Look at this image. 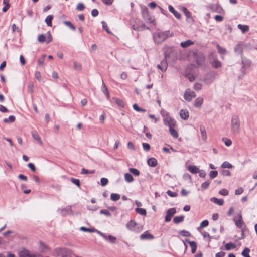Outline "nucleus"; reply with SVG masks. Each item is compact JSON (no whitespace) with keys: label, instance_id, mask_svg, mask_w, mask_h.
I'll return each mask as SVG.
<instances>
[{"label":"nucleus","instance_id":"nucleus-1","mask_svg":"<svg viewBox=\"0 0 257 257\" xmlns=\"http://www.w3.org/2000/svg\"><path fill=\"white\" fill-rule=\"evenodd\" d=\"M173 34L170 33L169 30L156 32L153 34V38L156 43H161Z\"/></svg>","mask_w":257,"mask_h":257},{"label":"nucleus","instance_id":"nucleus-2","mask_svg":"<svg viewBox=\"0 0 257 257\" xmlns=\"http://www.w3.org/2000/svg\"><path fill=\"white\" fill-rule=\"evenodd\" d=\"M53 253L54 256H61V257H72L73 254L72 250L64 247L56 248Z\"/></svg>","mask_w":257,"mask_h":257},{"label":"nucleus","instance_id":"nucleus-3","mask_svg":"<svg viewBox=\"0 0 257 257\" xmlns=\"http://www.w3.org/2000/svg\"><path fill=\"white\" fill-rule=\"evenodd\" d=\"M241 62V74L238 77L239 79H242L246 75V70L250 67L251 61L246 57H242Z\"/></svg>","mask_w":257,"mask_h":257},{"label":"nucleus","instance_id":"nucleus-4","mask_svg":"<svg viewBox=\"0 0 257 257\" xmlns=\"http://www.w3.org/2000/svg\"><path fill=\"white\" fill-rule=\"evenodd\" d=\"M240 130V120L236 115L232 116L231 119V131L234 134H238Z\"/></svg>","mask_w":257,"mask_h":257},{"label":"nucleus","instance_id":"nucleus-5","mask_svg":"<svg viewBox=\"0 0 257 257\" xmlns=\"http://www.w3.org/2000/svg\"><path fill=\"white\" fill-rule=\"evenodd\" d=\"M193 58L198 66H201L204 64L205 57L201 52H193Z\"/></svg>","mask_w":257,"mask_h":257},{"label":"nucleus","instance_id":"nucleus-6","mask_svg":"<svg viewBox=\"0 0 257 257\" xmlns=\"http://www.w3.org/2000/svg\"><path fill=\"white\" fill-rule=\"evenodd\" d=\"M169 57V54L167 52H164V59L161 61L160 64H158L157 67L162 72H165L168 67L166 59Z\"/></svg>","mask_w":257,"mask_h":257},{"label":"nucleus","instance_id":"nucleus-7","mask_svg":"<svg viewBox=\"0 0 257 257\" xmlns=\"http://www.w3.org/2000/svg\"><path fill=\"white\" fill-rule=\"evenodd\" d=\"M215 74L214 72H210L206 73L203 79V82L206 84H210L215 79Z\"/></svg>","mask_w":257,"mask_h":257},{"label":"nucleus","instance_id":"nucleus-8","mask_svg":"<svg viewBox=\"0 0 257 257\" xmlns=\"http://www.w3.org/2000/svg\"><path fill=\"white\" fill-rule=\"evenodd\" d=\"M139 225V224L136 222L134 220H131L126 225V228L132 231L139 232L142 230V228L140 227L139 229H136L135 227Z\"/></svg>","mask_w":257,"mask_h":257},{"label":"nucleus","instance_id":"nucleus-9","mask_svg":"<svg viewBox=\"0 0 257 257\" xmlns=\"http://www.w3.org/2000/svg\"><path fill=\"white\" fill-rule=\"evenodd\" d=\"M164 124L168 126L169 128L171 127H175L176 124V121L172 117H167L163 119Z\"/></svg>","mask_w":257,"mask_h":257},{"label":"nucleus","instance_id":"nucleus-10","mask_svg":"<svg viewBox=\"0 0 257 257\" xmlns=\"http://www.w3.org/2000/svg\"><path fill=\"white\" fill-rule=\"evenodd\" d=\"M138 24L136 23L135 24H133L132 26V28L133 29L136 31H142L143 29L146 28L148 29L149 28L146 26V25L141 20H138Z\"/></svg>","mask_w":257,"mask_h":257},{"label":"nucleus","instance_id":"nucleus-11","mask_svg":"<svg viewBox=\"0 0 257 257\" xmlns=\"http://www.w3.org/2000/svg\"><path fill=\"white\" fill-rule=\"evenodd\" d=\"M176 213L175 208H171L167 210L165 220L168 222L171 221L172 216Z\"/></svg>","mask_w":257,"mask_h":257},{"label":"nucleus","instance_id":"nucleus-12","mask_svg":"<svg viewBox=\"0 0 257 257\" xmlns=\"http://www.w3.org/2000/svg\"><path fill=\"white\" fill-rule=\"evenodd\" d=\"M209 8L212 12L221 14L223 11V9L219 4H212L209 6Z\"/></svg>","mask_w":257,"mask_h":257},{"label":"nucleus","instance_id":"nucleus-13","mask_svg":"<svg viewBox=\"0 0 257 257\" xmlns=\"http://www.w3.org/2000/svg\"><path fill=\"white\" fill-rule=\"evenodd\" d=\"M196 96L195 93L194 91L186 90L184 95V99L185 100L190 102L192 100V98Z\"/></svg>","mask_w":257,"mask_h":257},{"label":"nucleus","instance_id":"nucleus-14","mask_svg":"<svg viewBox=\"0 0 257 257\" xmlns=\"http://www.w3.org/2000/svg\"><path fill=\"white\" fill-rule=\"evenodd\" d=\"M154 238V236L149 233L148 231H145L140 236L141 240H152Z\"/></svg>","mask_w":257,"mask_h":257},{"label":"nucleus","instance_id":"nucleus-15","mask_svg":"<svg viewBox=\"0 0 257 257\" xmlns=\"http://www.w3.org/2000/svg\"><path fill=\"white\" fill-rule=\"evenodd\" d=\"M182 11L184 13L187 19L188 20L189 22H194V20L192 16L191 13L188 10V9L186 7H183Z\"/></svg>","mask_w":257,"mask_h":257},{"label":"nucleus","instance_id":"nucleus-16","mask_svg":"<svg viewBox=\"0 0 257 257\" xmlns=\"http://www.w3.org/2000/svg\"><path fill=\"white\" fill-rule=\"evenodd\" d=\"M185 241L186 242H187L190 245V247L191 248V252L192 253H195L196 251V249H197V243L195 241H190L189 239H185Z\"/></svg>","mask_w":257,"mask_h":257},{"label":"nucleus","instance_id":"nucleus-17","mask_svg":"<svg viewBox=\"0 0 257 257\" xmlns=\"http://www.w3.org/2000/svg\"><path fill=\"white\" fill-rule=\"evenodd\" d=\"M168 9L177 19L180 20L181 18V14L176 11L172 5H169Z\"/></svg>","mask_w":257,"mask_h":257},{"label":"nucleus","instance_id":"nucleus-18","mask_svg":"<svg viewBox=\"0 0 257 257\" xmlns=\"http://www.w3.org/2000/svg\"><path fill=\"white\" fill-rule=\"evenodd\" d=\"M180 116L183 120L188 119L189 116L188 111L187 109H181L180 111Z\"/></svg>","mask_w":257,"mask_h":257},{"label":"nucleus","instance_id":"nucleus-19","mask_svg":"<svg viewBox=\"0 0 257 257\" xmlns=\"http://www.w3.org/2000/svg\"><path fill=\"white\" fill-rule=\"evenodd\" d=\"M234 51L238 55H241L243 52V44L239 43L234 47Z\"/></svg>","mask_w":257,"mask_h":257},{"label":"nucleus","instance_id":"nucleus-20","mask_svg":"<svg viewBox=\"0 0 257 257\" xmlns=\"http://www.w3.org/2000/svg\"><path fill=\"white\" fill-rule=\"evenodd\" d=\"M18 254L19 257H30V252L29 250L23 249L19 252Z\"/></svg>","mask_w":257,"mask_h":257},{"label":"nucleus","instance_id":"nucleus-21","mask_svg":"<svg viewBox=\"0 0 257 257\" xmlns=\"http://www.w3.org/2000/svg\"><path fill=\"white\" fill-rule=\"evenodd\" d=\"M147 163L150 167H155L157 165L158 162L155 158L152 157L148 159Z\"/></svg>","mask_w":257,"mask_h":257},{"label":"nucleus","instance_id":"nucleus-22","mask_svg":"<svg viewBox=\"0 0 257 257\" xmlns=\"http://www.w3.org/2000/svg\"><path fill=\"white\" fill-rule=\"evenodd\" d=\"M203 103V98L199 97L196 99L194 102V106L197 108H200Z\"/></svg>","mask_w":257,"mask_h":257},{"label":"nucleus","instance_id":"nucleus-23","mask_svg":"<svg viewBox=\"0 0 257 257\" xmlns=\"http://www.w3.org/2000/svg\"><path fill=\"white\" fill-rule=\"evenodd\" d=\"M200 131L201 134L202 139L204 141H206L207 139V134L205 126L203 125H201L200 126Z\"/></svg>","mask_w":257,"mask_h":257},{"label":"nucleus","instance_id":"nucleus-24","mask_svg":"<svg viewBox=\"0 0 257 257\" xmlns=\"http://www.w3.org/2000/svg\"><path fill=\"white\" fill-rule=\"evenodd\" d=\"M210 200L211 201V202H213L214 203L218 204L220 206L223 205L224 204V200L223 199H218L215 197H212L210 199Z\"/></svg>","mask_w":257,"mask_h":257},{"label":"nucleus","instance_id":"nucleus-25","mask_svg":"<svg viewBox=\"0 0 257 257\" xmlns=\"http://www.w3.org/2000/svg\"><path fill=\"white\" fill-rule=\"evenodd\" d=\"M102 91L107 97V99H109L110 98L109 91L103 81H102Z\"/></svg>","mask_w":257,"mask_h":257},{"label":"nucleus","instance_id":"nucleus-26","mask_svg":"<svg viewBox=\"0 0 257 257\" xmlns=\"http://www.w3.org/2000/svg\"><path fill=\"white\" fill-rule=\"evenodd\" d=\"M188 170L192 174H196L199 172V168L195 165L188 166Z\"/></svg>","mask_w":257,"mask_h":257},{"label":"nucleus","instance_id":"nucleus-27","mask_svg":"<svg viewBox=\"0 0 257 257\" xmlns=\"http://www.w3.org/2000/svg\"><path fill=\"white\" fill-rule=\"evenodd\" d=\"M194 44V42L190 40H188L187 41H184V42H182L181 43H180V46L182 47V48H187L192 45Z\"/></svg>","mask_w":257,"mask_h":257},{"label":"nucleus","instance_id":"nucleus-28","mask_svg":"<svg viewBox=\"0 0 257 257\" xmlns=\"http://www.w3.org/2000/svg\"><path fill=\"white\" fill-rule=\"evenodd\" d=\"M237 27L241 31L242 33H245L248 31L249 29V26L246 25L238 24Z\"/></svg>","mask_w":257,"mask_h":257},{"label":"nucleus","instance_id":"nucleus-29","mask_svg":"<svg viewBox=\"0 0 257 257\" xmlns=\"http://www.w3.org/2000/svg\"><path fill=\"white\" fill-rule=\"evenodd\" d=\"M184 219V216L183 215H180V216H175L173 218V222L175 224H179L181 222H183Z\"/></svg>","mask_w":257,"mask_h":257},{"label":"nucleus","instance_id":"nucleus-30","mask_svg":"<svg viewBox=\"0 0 257 257\" xmlns=\"http://www.w3.org/2000/svg\"><path fill=\"white\" fill-rule=\"evenodd\" d=\"M169 132L171 135L174 138H177L179 136L177 131L174 128V127H170L169 128Z\"/></svg>","mask_w":257,"mask_h":257},{"label":"nucleus","instance_id":"nucleus-31","mask_svg":"<svg viewBox=\"0 0 257 257\" xmlns=\"http://www.w3.org/2000/svg\"><path fill=\"white\" fill-rule=\"evenodd\" d=\"M235 225H236L237 227H239V228L241 229L242 225L244 223V222L243 221L241 215H239V219L237 220H235Z\"/></svg>","mask_w":257,"mask_h":257},{"label":"nucleus","instance_id":"nucleus-32","mask_svg":"<svg viewBox=\"0 0 257 257\" xmlns=\"http://www.w3.org/2000/svg\"><path fill=\"white\" fill-rule=\"evenodd\" d=\"M80 230L83 232H95L97 231V229L94 228H87L84 226H82L80 227Z\"/></svg>","mask_w":257,"mask_h":257},{"label":"nucleus","instance_id":"nucleus-33","mask_svg":"<svg viewBox=\"0 0 257 257\" xmlns=\"http://www.w3.org/2000/svg\"><path fill=\"white\" fill-rule=\"evenodd\" d=\"M72 211L71 207L70 206H67L65 208L62 209L61 211L62 214L63 215H66L67 214H70Z\"/></svg>","mask_w":257,"mask_h":257},{"label":"nucleus","instance_id":"nucleus-34","mask_svg":"<svg viewBox=\"0 0 257 257\" xmlns=\"http://www.w3.org/2000/svg\"><path fill=\"white\" fill-rule=\"evenodd\" d=\"M142 14L143 18L144 19H145L147 17H149L150 14L149 13V12H148V9L147 7H144L142 8Z\"/></svg>","mask_w":257,"mask_h":257},{"label":"nucleus","instance_id":"nucleus-35","mask_svg":"<svg viewBox=\"0 0 257 257\" xmlns=\"http://www.w3.org/2000/svg\"><path fill=\"white\" fill-rule=\"evenodd\" d=\"M53 19V16L51 15H48L45 19V21L48 26H52V21Z\"/></svg>","mask_w":257,"mask_h":257},{"label":"nucleus","instance_id":"nucleus-36","mask_svg":"<svg viewBox=\"0 0 257 257\" xmlns=\"http://www.w3.org/2000/svg\"><path fill=\"white\" fill-rule=\"evenodd\" d=\"M135 211L137 213L140 214V215L146 216L147 214L146 210L144 208H136L135 209Z\"/></svg>","mask_w":257,"mask_h":257},{"label":"nucleus","instance_id":"nucleus-37","mask_svg":"<svg viewBox=\"0 0 257 257\" xmlns=\"http://www.w3.org/2000/svg\"><path fill=\"white\" fill-rule=\"evenodd\" d=\"M216 48H217L218 52L220 54H222V55H225V54H226L227 53L226 50L225 48H224L222 47L221 46H220L218 44L217 45Z\"/></svg>","mask_w":257,"mask_h":257},{"label":"nucleus","instance_id":"nucleus-38","mask_svg":"<svg viewBox=\"0 0 257 257\" xmlns=\"http://www.w3.org/2000/svg\"><path fill=\"white\" fill-rule=\"evenodd\" d=\"M15 121V116L14 115H10L8 118H6L4 119L5 123H12Z\"/></svg>","mask_w":257,"mask_h":257},{"label":"nucleus","instance_id":"nucleus-39","mask_svg":"<svg viewBox=\"0 0 257 257\" xmlns=\"http://www.w3.org/2000/svg\"><path fill=\"white\" fill-rule=\"evenodd\" d=\"M235 247V244L231 242L227 243L225 245V248L226 250H229L231 249L234 248Z\"/></svg>","mask_w":257,"mask_h":257},{"label":"nucleus","instance_id":"nucleus-40","mask_svg":"<svg viewBox=\"0 0 257 257\" xmlns=\"http://www.w3.org/2000/svg\"><path fill=\"white\" fill-rule=\"evenodd\" d=\"M250 251V250L248 247H245L243 250L242 251L241 254L244 257H250L249 253Z\"/></svg>","mask_w":257,"mask_h":257},{"label":"nucleus","instance_id":"nucleus-41","mask_svg":"<svg viewBox=\"0 0 257 257\" xmlns=\"http://www.w3.org/2000/svg\"><path fill=\"white\" fill-rule=\"evenodd\" d=\"M63 23L65 25L69 27L72 30L75 31L76 30L75 26L70 21H64Z\"/></svg>","mask_w":257,"mask_h":257},{"label":"nucleus","instance_id":"nucleus-42","mask_svg":"<svg viewBox=\"0 0 257 257\" xmlns=\"http://www.w3.org/2000/svg\"><path fill=\"white\" fill-rule=\"evenodd\" d=\"M125 180L126 182L130 183L132 182L134 180L133 177L132 175L130 173H126L124 175Z\"/></svg>","mask_w":257,"mask_h":257},{"label":"nucleus","instance_id":"nucleus-43","mask_svg":"<svg viewBox=\"0 0 257 257\" xmlns=\"http://www.w3.org/2000/svg\"><path fill=\"white\" fill-rule=\"evenodd\" d=\"M120 198V195L119 194L112 193L110 196V199L113 201H116L119 200Z\"/></svg>","mask_w":257,"mask_h":257},{"label":"nucleus","instance_id":"nucleus-44","mask_svg":"<svg viewBox=\"0 0 257 257\" xmlns=\"http://www.w3.org/2000/svg\"><path fill=\"white\" fill-rule=\"evenodd\" d=\"M32 136H33V138H34V139H35V140L38 141L39 143L42 144V141H41V138L39 137V134L37 132H32Z\"/></svg>","mask_w":257,"mask_h":257},{"label":"nucleus","instance_id":"nucleus-45","mask_svg":"<svg viewBox=\"0 0 257 257\" xmlns=\"http://www.w3.org/2000/svg\"><path fill=\"white\" fill-rule=\"evenodd\" d=\"M129 171L135 176H138L140 175V171L136 168H130Z\"/></svg>","mask_w":257,"mask_h":257},{"label":"nucleus","instance_id":"nucleus-46","mask_svg":"<svg viewBox=\"0 0 257 257\" xmlns=\"http://www.w3.org/2000/svg\"><path fill=\"white\" fill-rule=\"evenodd\" d=\"M27 186L24 184H22L21 186V188L23 191V193L25 194H29L31 192V190L30 189H26Z\"/></svg>","mask_w":257,"mask_h":257},{"label":"nucleus","instance_id":"nucleus-47","mask_svg":"<svg viewBox=\"0 0 257 257\" xmlns=\"http://www.w3.org/2000/svg\"><path fill=\"white\" fill-rule=\"evenodd\" d=\"M210 183V180L206 181L204 183H202V184L201 185V188L203 190L207 189L208 188Z\"/></svg>","mask_w":257,"mask_h":257},{"label":"nucleus","instance_id":"nucleus-48","mask_svg":"<svg viewBox=\"0 0 257 257\" xmlns=\"http://www.w3.org/2000/svg\"><path fill=\"white\" fill-rule=\"evenodd\" d=\"M39 244H40V248L42 251H44L45 250L48 249V246L47 245H46L44 242H43L42 241H39Z\"/></svg>","mask_w":257,"mask_h":257},{"label":"nucleus","instance_id":"nucleus-49","mask_svg":"<svg viewBox=\"0 0 257 257\" xmlns=\"http://www.w3.org/2000/svg\"><path fill=\"white\" fill-rule=\"evenodd\" d=\"M212 66L216 69L219 68L221 66V62L218 60H214L212 63Z\"/></svg>","mask_w":257,"mask_h":257},{"label":"nucleus","instance_id":"nucleus-50","mask_svg":"<svg viewBox=\"0 0 257 257\" xmlns=\"http://www.w3.org/2000/svg\"><path fill=\"white\" fill-rule=\"evenodd\" d=\"M221 167L222 168H231L232 167V165L228 162L225 161L222 164Z\"/></svg>","mask_w":257,"mask_h":257},{"label":"nucleus","instance_id":"nucleus-51","mask_svg":"<svg viewBox=\"0 0 257 257\" xmlns=\"http://www.w3.org/2000/svg\"><path fill=\"white\" fill-rule=\"evenodd\" d=\"M70 181L71 182H72L73 184L76 185L77 187H80V180L78 179H75L74 178H71Z\"/></svg>","mask_w":257,"mask_h":257},{"label":"nucleus","instance_id":"nucleus-52","mask_svg":"<svg viewBox=\"0 0 257 257\" xmlns=\"http://www.w3.org/2000/svg\"><path fill=\"white\" fill-rule=\"evenodd\" d=\"M38 41L41 43L46 41L45 35L43 34L40 35L38 37Z\"/></svg>","mask_w":257,"mask_h":257},{"label":"nucleus","instance_id":"nucleus-53","mask_svg":"<svg viewBox=\"0 0 257 257\" xmlns=\"http://www.w3.org/2000/svg\"><path fill=\"white\" fill-rule=\"evenodd\" d=\"M115 103L120 107H121L122 108L124 107L125 104L124 102L120 99L116 98Z\"/></svg>","mask_w":257,"mask_h":257},{"label":"nucleus","instance_id":"nucleus-54","mask_svg":"<svg viewBox=\"0 0 257 257\" xmlns=\"http://www.w3.org/2000/svg\"><path fill=\"white\" fill-rule=\"evenodd\" d=\"M160 114L164 118L167 117H170L169 116V113L164 109L161 110Z\"/></svg>","mask_w":257,"mask_h":257},{"label":"nucleus","instance_id":"nucleus-55","mask_svg":"<svg viewBox=\"0 0 257 257\" xmlns=\"http://www.w3.org/2000/svg\"><path fill=\"white\" fill-rule=\"evenodd\" d=\"M101 23L102 25L103 29L104 30H105L107 32V33H108V34L111 33V32L110 31V30L108 28L107 23L104 21H102L101 22Z\"/></svg>","mask_w":257,"mask_h":257},{"label":"nucleus","instance_id":"nucleus-56","mask_svg":"<svg viewBox=\"0 0 257 257\" xmlns=\"http://www.w3.org/2000/svg\"><path fill=\"white\" fill-rule=\"evenodd\" d=\"M180 234L183 236L185 237H190L191 235V233L189 231L185 230H182L180 231Z\"/></svg>","mask_w":257,"mask_h":257},{"label":"nucleus","instance_id":"nucleus-57","mask_svg":"<svg viewBox=\"0 0 257 257\" xmlns=\"http://www.w3.org/2000/svg\"><path fill=\"white\" fill-rule=\"evenodd\" d=\"M46 54H43L40 58L38 60V64L39 65H43L44 63L45 58L46 57Z\"/></svg>","mask_w":257,"mask_h":257},{"label":"nucleus","instance_id":"nucleus-58","mask_svg":"<svg viewBox=\"0 0 257 257\" xmlns=\"http://www.w3.org/2000/svg\"><path fill=\"white\" fill-rule=\"evenodd\" d=\"M142 146H143V148L144 150L146 152L149 151L151 149L150 145L148 143H143Z\"/></svg>","mask_w":257,"mask_h":257},{"label":"nucleus","instance_id":"nucleus-59","mask_svg":"<svg viewBox=\"0 0 257 257\" xmlns=\"http://www.w3.org/2000/svg\"><path fill=\"white\" fill-rule=\"evenodd\" d=\"M222 140L224 142L225 145L227 147L230 146L232 144L231 140L226 138H223Z\"/></svg>","mask_w":257,"mask_h":257},{"label":"nucleus","instance_id":"nucleus-60","mask_svg":"<svg viewBox=\"0 0 257 257\" xmlns=\"http://www.w3.org/2000/svg\"><path fill=\"white\" fill-rule=\"evenodd\" d=\"M218 172L217 171H211L209 173V176L211 179H214L217 177Z\"/></svg>","mask_w":257,"mask_h":257},{"label":"nucleus","instance_id":"nucleus-61","mask_svg":"<svg viewBox=\"0 0 257 257\" xmlns=\"http://www.w3.org/2000/svg\"><path fill=\"white\" fill-rule=\"evenodd\" d=\"M209 225V221L207 220H204L202 221L200 225V228H202L207 227Z\"/></svg>","mask_w":257,"mask_h":257},{"label":"nucleus","instance_id":"nucleus-62","mask_svg":"<svg viewBox=\"0 0 257 257\" xmlns=\"http://www.w3.org/2000/svg\"><path fill=\"white\" fill-rule=\"evenodd\" d=\"M74 68L76 70H80L81 69V65L80 63H77L76 61L73 62Z\"/></svg>","mask_w":257,"mask_h":257},{"label":"nucleus","instance_id":"nucleus-63","mask_svg":"<svg viewBox=\"0 0 257 257\" xmlns=\"http://www.w3.org/2000/svg\"><path fill=\"white\" fill-rule=\"evenodd\" d=\"M100 213L101 214H104L106 216H110L111 215L110 212L107 209L101 210L100 211Z\"/></svg>","mask_w":257,"mask_h":257},{"label":"nucleus","instance_id":"nucleus-64","mask_svg":"<svg viewBox=\"0 0 257 257\" xmlns=\"http://www.w3.org/2000/svg\"><path fill=\"white\" fill-rule=\"evenodd\" d=\"M202 87V85L201 83H196L194 84L193 88L196 91H199L201 89Z\"/></svg>","mask_w":257,"mask_h":257}]
</instances>
